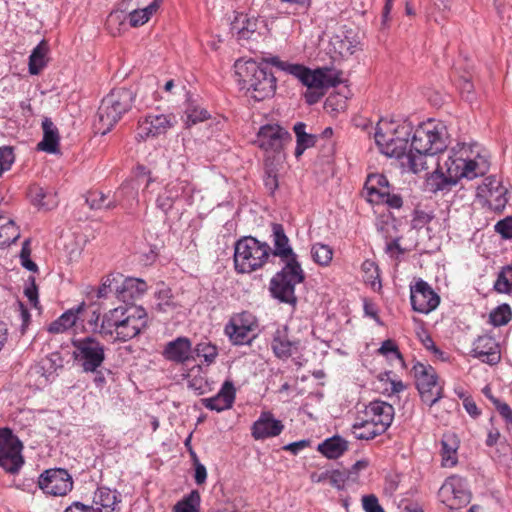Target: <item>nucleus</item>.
Masks as SVG:
<instances>
[{"label":"nucleus","mask_w":512,"mask_h":512,"mask_svg":"<svg viewBox=\"0 0 512 512\" xmlns=\"http://www.w3.org/2000/svg\"><path fill=\"white\" fill-rule=\"evenodd\" d=\"M268 58H262L260 62L254 59L246 61L237 60L234 64L235 77L241 89L251 93L255 101H263L272 97L277 88V79L267 69Z\"/></svg>","instance_id":"obj_1"},{"label":"nucleus","mask_w":512,"mask_h":512,"mask_svg":"<svg viewBox=\"0 0 512 512\" xmlns=\"http://www.w3.org/2000/svg\"><path fill=\"white\" fill-rule=\"evenodd\" d=\"M487 167H482L475 160H466L456 154L449 156L444 164L438 163L437 168L427 177L429 191L449 192L460 179H474L483 176Z\"/></svg>","instance_id":"obj_2"},{"label":"nucleus","mask_w":512,"mask_h":512,"mask_svg":"<svg viewBox=\"0 0 512 512\" xmlns=\"http://www.w3.org/2000/svg\"><path fill=\"white\" fill-rule=\"evenodd\" d=\"M268 62L279 70L296 77L308 89H328L342 83L343 72L341 70L333 71L329 67L312 70L303 64L282 61L278 56L270 57Z\"/></svg>","instance_id":"obj_3"},{"label":"nucleus","mask_w":512,"mask_h":512,"mask_svg":"<svg viewBox=\"0 0 512 512\" xmlns=\"http://www.w3.org/2000/svg\"><path fill=\"white\" fill-rule=\"evenodd\" d=\"M137 92L125 87L114 88L106 95L98 108L99 130L107 134L133 106Z\"/></svg>","instance_id":"obj_4"},{"label":"nucleus","mask_w":512,"mask_h":512,"mask_svg":"<svg viewBox=\"0 0 512 512\" xmlns=\"http://www.w3.org/2000/svg\"><path fill=\"white\" fill-rule=\"evenodd\" d=\"M413 127L410 123L395 121L378 122L374 134L380 152L388 157L401 159L405 156Z\"/></svg>","instance_id":"obj_5"},{"label":"nucleus","mask_w":512,"mask_h":512,"mask_svg":"<svg viewBox=\"0 0 512 512\" xmlns=\"http://www.w3.org/2000/svg\"><path fill=\"white\" fill-rule=\"evenodd\" d=\"M271 255V247L253 236H243L234 244V268L238 274L261 269Z\"/></svg>","instance_id":"obj_6"},{"label":"nucleus","mask_w":512,"mask_h":512,"mask_svg":"<svg viewBox=\"0 0 512 512\" xmlns=\"http://www.w3.org/2000/svg\"><path fill=\"white\" fill-rule=\"evenodd\" d=\"M304 280L305 272L298 259H291L271 278L269 291L274 299L295 308L298 303L295 286Z\"/></svg>","instance_id":"obj_7"},{"label":"nucleus","mask_w":512,"mask_h":512,"mask_svg":"<svg viewBox=\"0 0 512 512\" xmlns=\"http://www.w3.org/2000/svg\"><path fill=\"white\" fill-rule=\"evenodd\" d=\"M72 359L85 373H97L106 359V345L95 334L73 337Z\"/></svg>","instance_id":"obj_8"},{"label":"nucleus","mask_w":512,"mask_h":512,"mask_svg":"<svg viewBox=\"0 0 512 512\" xmlns=\"http://www.w3.org/2000/svg\"><path fill=\"white\" fill-rule=\"evenodd\" d=\"M411 372L422 402L432 407L443 397V387L438 383L435 369L429 364L416 362Z\"/></svg>","instance_id":"obj_9"},{"label":"nucleus","mask_w":512,"mask_h":512,"mask_svg":"<svg viewBox=\"0 0 512 512\" xmlns=\"http://www.w3.org/2000/svg\"><path fill=\"white\" fill-rule=\"evenodd\" d=\"M24 446L10 428L0 429V468L11 475L17 474L24 465Z\"/></svg>","instance_id":"obj_10"},{"label":"nucleus","mask_w":512,"mask_h":512,"mask_svg":"<svg viewBox=\"0 0 512 512\" xmlns=\"http://www.w3.org/2000/svg\"><path fill=\"white\" fill-rule=\"evenodd\" d=\"M257 326L255 316L248 311H242L230 317L225 324L224 334L228 337L232 345H250L255 338V335H251V333L254 332Z\"/></svg>","instance_id":"obj_11"},{"label":"nucleus","mask_w":512,"mask_h":512,"mask_svg":"<svg viewBox=\"0 0 512 512\" xmlns=\"http://www.w3.org/2000/svg\"><path fill=\"white\" fill-rule=\"evenodd\" d=\"M194 191L195 187L189 180L176 179L169 182L163 192L158 195L156 206L167 215L178 200H184L190 205Z\"/></svg>","instance_id":"obj_12"},{"label":"nucleus","mask_w":512,"mask_h":512,"mask_svg":"<svg viewBox=\"0 0 512 512\" xmlns=\"http://www.w3.org/2000/svg\"><path fill=\"white\" fill-rule=\"evenodd\" d=\"M291 140V134L284 127L265 124L259 128L253 143L265 152L280 153Z\"/></svg>","instance_id":"obj_13"},{"label":"nucleus","mask_w":512,"mask_h":512,"mask_svg":"<svg viewBox=\"0 0 512 512\" xmlns=\"http://www.w3.org/2000/svg\"><path fill=\"white\" fill-rule=\"evenodd\" d=\"M411 146L409 151L422 154H431V156L442 152L445 149V143L442 140L441 133L436 129L430 130L419 126L413 132Z\"/></svg>","instance_id":"obj_14"},{"label":"nucleus","mask_w":512,"mask_h":512,"mask_svg":"<svg viewBox=\"0 0 512 512\" xmlns=\"http://www.w3.org/2000/svg\"><path fill=\"white\" fill-rule=\"evenodd\" d=\"M410 301L414 311L428 314L438 307L440 297L426 281L419 279L410 287Z\"/></svg>","instance_id":"obj_15"},{"label":"nucleus","mask_w":512,"mask_h":512,"mask_svg":"<svg viewBox=\"0 0 512 512\" xmlns=\"http://www.w3.org/2000/svg\"><path fill=\"white\" fill-rule=\"evenodd\" d=\"M175 116L173 114H149L138 121L137 141L146 140L149 137H157L165 134L173 127Z\"/></svg>","instance_id":"obj_16"},{"label":"nucleus","mask_w":512,"mask_h":512,"mask_svg":"<svg viewBox=\"0 0 512 512\" xmlns=\"http://www.w3.org/2000/svg\"><path fill=\"white\" fill-rule=\"evenodd\" d=\"M148 326V315L144 308L133 307V310L123 318V322L116 331L115 340L129 341L138 336Z\"/></svg>","instance_id":"obj_17"},{"label":"nucleus","mask_w":512,"mask_h":512,"mask_svg":"<svg viewBox=\"0 0 512 512\" xmlns=\"http://www.w3.org/2000/svg\"><path fill=\"white\" fill-rule=\"evenodd\" d=\"M270 346L275 357L286 360L300 351L301 340L291 335L289 327L283 325L273 333Z\"/></svg>","instance_id":"obj_18"},{"label":"nucleus","mask_w":512,"mask_h":512,"mask_svg":"<svg viewBox=\"0 0 512 512\" xmlns=\"http://www.w3.org/2000/svg\"><path fill=\"white\" fill-rule=\"evenodd\" d=\"M478 194L489 198V207L495 213H502L508 203V189L494 175L484 179L481 186L478 187Z\"/></svg>","instance_id":"obj_19"},{"label":"nucleus","mask_w":512,"mask_h":512,"mask_svg":"<svg viewBox=\"0 0 512 512\" xmlns=\"http://www.w3.org/2000/svg\"><path fill=\"white\" fill-rule=\"evenodd\" d=\"M472 494L463 482H443L438 490L439 500L449 509H460L468 505Z\"/></svg>","instance_id":"obj_20"},{"label":"nucleus","mask_w":512,"mask_h":512,"mask_svg":"<svg viewBox=\"0 0 512 512\" xmlns=\"http://www.w3.org/2000/svg\"><path fill=\"white\" fill-rule=\"evenodd\" d=\"M365 419L382 434L390 427L394 418V407L381 400L370 402L364 410Z\"/></svg>","instance_id":"obj_21"},{"label":"nucleus","mask_w":512,"mask_h":512,"mask_svg":"<svg viewBox=\"0 0 512 512\" xmlns=\"http://www.w3.org/2000/svg\"><path fill=\"white\" fill-rule=\"evenodd\" d=\"M472 356L491 366L501 361V349L494 337L484 334L473 343Z\"/></svg>","instance_id":"obj_22"},{"label":"nucleus","mask_w":512,"mask_h":512,"mask_svg":"<svg viewBox=\"0 0 512 512\" xmlns=\"http://www.w3.org/2000/svg\"><path fill=\"white\" fill-rule=\"evenodd\" d=\"M162 355L168 361L184 364L194 359L192 342L188 337L179 336L165 345Z\"/></svg>","instance_id":"obj_23"},{"label":"nucleus","mask_w":512,"mask_h":512,"mask_svg":"<svg viewBox=\"0 0 512 512\" xmlns=\"http://www.w3.org/2000/svg\"><path fill=\"white\" fill-rule=\"evenodd\" d=\"M283 429V423L275 419L271 412H262L251 427V435L256 440L266 439L280 435Z\"/></svg>","instance_id":"obj_24"},{"label":"nucleus","mask_w":512,"mask_h":512,"mask_svg":"<svg viewBox=\"0 0 512 512\" xmlns=\"http://www.w3.org/2000/svg\"><path fill=\"white\" fill-rule=\"evenodd\" d=\"M120 494L107 487H99L95 492L92 505H88L91 512H119Z\"/></svg>","instance_id":"obj_25"},{"label":"nucleus","mask_w":512,"mask_h":512,"mask_svg":"<svg viewBox=\"0 0 512 512\" xmlns=\"http://www.w3.org/2000/svg\"><path fill=\"white\" fill-rule=\"evenodd\" d=\"M271 232L273 242L271 254L275 257H280L285 261V263L291 259H297V255L290 245L289 238L285 233L283 225L280 223H271Z\"/></svg>","instance_id":"obj_26"},{"label":"nucleus","mask_w":512,"mask_h":512,"mask_svg":"<svg viewBox=\"0 0 512 512\" xmlns=\"http://www.w3.org/2000/svg\"><path fill=\"white\" fill-rule=\"evenodd\" d=\"M236 389L230 380H226L220 391L213 397L201 399V403L209 410L217 412L230 409L235 401Z\"/></svg>","instance_id":"obj_27"},{"label":"nucleus","mask_w":512,"mask_h":512,"mask_svg":"<svg viewBox=\"0 0 512 512\" xmlns=\"http://www.w3.org/2000/svg\"><path fill=\"white\" fill-rule=\"evenodd\" d=\"M147 288L144 280L128 277L115 286V294L120 301L133 305L134 301L147 291Z\"/></svg>","instance_id":"obj_28"},{"label":"nucleus","mask_w":512,"mask_h":512,"mask_svg":"<svg viewBox=\"0 0 512 512\" xmlns=\"http://www.w3.org/2000/svg\"><path fill=\"white\" fill-rule=\"evenodd\" d=\"M364 190L370 203L382 204L383 197L387 196V192L391 190V185L385 175L371 173L365 181Z\"/></svg>","instance_id":"obj_29"},{"label":"nucleus","mask_w":512,"mask_h":512,"mask_svg":"<svg viewBox=\"0 0 512 512\" xmlns=\"http://www.w3.org/2000/svg\"><path fill=\"white\" fill-rule=\"evenodd\" d=\"M259 21L256 17H249L246 14H239L231 23V30L237 34L238 40L254 39L258 33Z\"/></svg>","instance_id":"obj_30"},{"label":"nucleus","mask_w":512,"mask_h":512,"mask_svg":"<svg viewBox=\"0 0 512 512\" xmlns=\"http://www.w3.org/2000/svg\"><path fill=\"white\" fill-rule=\"evenodd\" d=\"M43 139L38 143L37 148L47 153H57L59 151L60 135L58 128L49 117L42 120Z\"/></svg>","instance_id":"obj_31"},{"label":"nucleus","mask_w":512,"mask_h":512,"mask_svg":"<svg viewBox=\"0 0 512 512\" xmlns=\"http://www.w3.org/2000/svg\"><path fill=\"white\" fill-rule=\"evenodd\" d=\"M441 456L444 466H453L457 463V450L459 448V438L453 432L444 433L441 438Z\"/></svg>","instance_id":"obj_32"},{"label":"nucleus","mask_w":512,"mask_h":512,"mask_svg":"<svg viewBox=\"0 0 512 512\" xmlns=\"http://www.w3.org/2000/svg\"><path fill=\"white\" fill-rule=\"evenodd\" d=\"M133 310V307L126 308L123 306H119L115 309L110 310L108 313L104 314L100 333L105 335H112L113 331H117L123 322V318L126 317L128 313Z\"/></svg>","instance_id":"obj_33"},{"label":"nucleus","mask_w":512,"mask_h":512,"mask_svg":"<svg viewBox=\"0 0 512 512\" xmlns=\"http://www.w3.org/2000/svg\"><path fill=\"white\" fill-rule=\"evenodd\" d=\"M85 308V302L80 303L77 307L65 311L60 317L54 320L48 328L50 333H62L73 327L78 319V314Z\"/></svg>","instance_id":"obj_34"},{"label":"nucleus","mask_w":512,"mask_h":512,"mask_svg":"<svg viewBox=\"0 0 512 512\" xmlns=\"http://www.w3.org/2000/svg\"><path fill=\"white\" fill-rule=\"evenodd\" d=\"M307 125L304 122H297L293 126L296 136L295 157L299 158L306 149L314 147L318 142V135L307 133Z\"/></svg>","instance_id":"obj_35"},{"label":"nucleus","mask_w":512,"mask_h":512,"mask_svg":"<svg viewBox=\"0 0 512 512\" xmlns=\"http://www.w3.org/2000/svg\"><path fill=\"white\" fill-rule=\"evenodd\" d=\"M318 451L329 459H337L348 450V442L339 435L325 439L318 445Z\"/></svg>","instance_id":"obj_36"},{"label":"nucleus","mask_w":512,"mask_h":512,"mask_svg":"<svg viewBox=\"0 0 512 512\" xmlns=\"http://www.w3.org/2000/svg\"><path fill=\"white\" fill-rule=\"evenodd\" d=\"M369 467V461L366 459L357 461L349 470H332L327 472L325 476H320L318 480H356L363 476L361 471L367 470Z\"/></svg>","instance_id":"obj_37"},{"label":"nucleus","mask_w":512,"mask_h":512,"mask_svg":"<svg viewBox=\"0 0 512 512\" xmlns=\"http://www.w3.org/2000/svg\"><path fill=\"white\" fill-rule=\"evenodd\" d=\"M49 52L48 42L43 39L32 50L29 56L28 69L31 75H38L48 63L47 54Z\"/></svg>","instance_id":"obj_38"},{"label":"nucleus","mask_w":512,"mask_h":512,"mask_svg":"<svg viewBox=\"0 0 512 512\" xmlns=\"http://www.w3.org/2000/svg\"><path fill=\"white\" fill-rule=\"evenodd\" d=\"M86 203L90 209L99 210L106 209L111 210L117 207L116 200L113 197L112 200L107 201V196L98 190L89 191L86 195Z\"/></svg>","instance_id":"obj_39"},{"label":"nucleus","mask_w":512,"mask_h":512,"mask_svg":"<svg viewBox=\"0 0 512 512\" xmlns=\"http://www.w3.org/2000/svg\"><path fill=\"white\" fill-rule=\"evenodd\" d=\"M430 154H422L414 151H408L407 154L403 157L405 161L401 162L403 167H407L409 171L417 174L421 171L426 170L428 167L426 165V157Z\"/></svg>","instance_id":"obj_40"},{"label":"nucleus","mask_w":512,"mask_h":512,"mask_svg":"<svg viewBox=\"0 0 512 512\" xmlns=\"http://www.w3.org/2000/svg\"><path fill=\"white\" fill-rule=\"evenodd\" d=\"M74 482H37L44 494L58 497L65 496L73 489Z\"/></svg>","instance_id":"obj_41"},{"label":"nucleus","mask_w":512,"mask_h":512,"mask_svg":"<svg viewBox=\"0 0 512 512\" xmlns=\"http://www.w3.org/2000/svg\"><path fill=\"white\" fill-rule=\"evenodd\" d=\"M494 290L501 294L512 295V265L502 267L494 283Z\"/></svg>","instance_id":"obj_42"},{"label":"nucleus","mask_w":512,"mask_h":512,"mask_svg":"<svg viewBox=\"0 0 512 512\" xmlns=\"http://www.w3.org/2000/svg\"><path fill=\"white\" fill-rule=\"evenodd\" d=\"M352 432L355 438L359 440H371L382 434L375 427H372L371 422H368L365 418L353 424Z\"/></svg>","instance_id":"obj_43"},{"label":"nucleus","mask_w":512,"mask_h":512,"mask_svg":"<svg viewBox=\"0 0 512 512\" xmlns=\"http://www.w3.org/2000/svg\"><path fill=\"white\" fill-rule=\"evenodd\" d=\"M198 357H202L207 365L215 362L218 356V347L210 341H201L196 344L194 349L192 348Z\"/></svg>","instance_id":"obj_44"},{"label":"nucleus","mask_w":512,"mask_h":512,"mask_svg":"<svg viewBox=\"0 0 512 512\" xmlns=\"http://www.w3.org/2000/svg\"><path fill=\"white\" fill-rule=\"evenodd\" d=\"M200 495L197 490H192L183 497L173 508V512H199Z\"/></svg>","instance_id":"obj_45"},{"label":"nucleus","mask_w":512,"mask_h":512,"mask_svg":"<svg viewBox=\"0 0 512 512\" xmlns=\"http://www.w3.org/2000/svg\"><path fill=\"white\" fill-rule=\"evenodd\" d=\"M311 254L313 260L321 265L326 266L328 265L333 256V250L329 245H325L322 243H316L311 248Z\"/></svg>","instance_id":"obj_46"},{"label":"nucleus","mask_w":512,"mask_h":512,"mask_svg":"<svg viewBox=\"0 0 512 512\" xmlns=\"http://www.w3.org/2000/svg\"><path fill=\"white\" fill-rule=\"evenodd\" d=\"M20 237L17 227L13 221L0 225V247H7L15 243Z\"/></svg>","instance_id":"obj_47"},{"label":"nucleus","mask_w":512,"mask_h":512,"mask_svg":"<svg viewBox=\"0 0 512 512\" xmlns=\"http://www.w3.org/2000/svg\"><path fill=\"white\" fill-rule=\"evenodd\" d=\"M512 318V311L508 304L504 303L491 311L489 315L490 322L495 326L506 325Z\"/></svg>","instance_id":"obj_48"},{"label":"nucleus","mask_w":512,"mask_h":512,"mask_svg":"<svg viewBox=\"0 0 512 512\" xmlns=\"http://www.w3.org/2000/svg\"><path fill=\"white\" fill-rule=\"evenodd\" d=\"M127 15L123 11H112L106 19V28L111 35L117 36L121 33V26L125 24Z\"/></svg>","instance_id":"obj_49"},{"label":"nucleus","mask_w":512,"mask_h":512,"mask_svg":"<svg viewBox=\"0 0 512 512\" xmlns=\"http://www.w3.org/2000/svg\"><path fill=\"white\" fill-rule=\"evenodd\" d=\"M263 181L265 188L269 191V194L274 195L275 191L278 189L279 182L277 170L273 166V163L269 162L268 159L265 160V175Z\"/></svg>","instance_id":"obj_50"},{"label":"nucleus","mask_w":512,"mask_h":512,"mask_svg":"<svg viewBox=\"0 0 512 512\" xmlns=\"http://www.w3.org/2000/svg\"><path fill=\"white\" fill-rule=\"evenodd\" d=\"M121 278V274H117L116 276L113 274H109L106 277L102 278L101 285L98 287L97 290V297L106 298L109 292H115V286L120 284Z\"/></svg>","instance_id":"obj_51"},{"label":"nucleus","mask_w":512,"mask_h":512,"mask_svg":"<svg viewBox=\"0 0 512 512\" xmlns=\"http://www.w3.org/2000/svg\"><path fill=\"white\" fill-rule=\"evenodd\" d=\"M138 194V187L135 185V181H126L124 182L118 190L114 193V198L116 200V204H121L124 201L125 197H130L135 199Z\"/></svg>","instance_id":"obj_52"},{"label":"nucleus","mask_w":512,"mask_h":512,"mask_svg":"<svg viewBox=\"0 0 512 512\" xmlns=\"http://www.w3.org/2000/svg\"><path fill=\"white\" fill-rule=\"evenodd\" d=\"M187 125H194L202 122L210 117L206 109L200 108L193 103H190L186 108Z\"/></svg>","instance_id":"obj_53"},{"label":"nucleus","mask_w":512,"mask_h":512,"mask_svg":"<svg viewBox=\"0 0 512 512\" xmlns=\"http://www.w3.org/2000/svg\"><path fill=\"white\" fill-rule=\"evenodd\" d=\"M362 271L365 274V281L370 283L372 286H375L376 281H378L379 286H381L379 269L377 264L372 260H365L361 265Z\"/></svg>","instance_id":"obj_54"},{"label":"nucleus","mask_w":512,"mask_h":512,"mask_svg":"<svg viewBox=\"0 0 512 512\" xmlns=\"http://www.w3.org/2000/svg\"><path fill=\"white\" fill-rule=\"evenodd\" d=\"M28 196L34 206L38 208L50 209V204L44 201L46 198V193L42 187L37 185L30 186L28 190Z\"/></svg>","instance_id":"obj_55"},{"label":"nucleus","mask_w":512,"mask_h":512,"mask_svg":"<svg viewBox=\"0 0 512 512\" xmlns=\"http://www.w3.org/2000/svg\"><path fill=\"white\" fill-rule=\"evenodd\" d=\"M378 353L386 357L392 355L394 358L398 359L402 363V365L405 364L403 355L400 352L398 345L392 339H387L383 341L380 348L378 349Z\"/></svg>","instance_id":"obj_56"},{"label":"nucleus","mask_w":512,"mask_h":512,"mask_svg":"<svg viewBox=\"0 0 512 512\" xmlns=\"http://www.w3.org/2000/svg\"><path fill=\"white\" fill-rule=\"evenodd\" d=\"M434 218V215L431 213H427L420 209H415L413 211L412 220H411V228L420 230L429 224Z\"/></svg>","instance_id":"obj_57"},{"label":"nucleus","mask_w":512,"mask_h":512,"mask_svg":"<svg viewBox=\"0 0 512 512\" xmlns=\"http://www.w3.org/2000/svg\"><path fill=\"white\" fill-rule=\"evenodd\" d=\"M37 480H73L64 468H50L43 471Z\"/></svg>","instance_id":"obj_58"},{"label":"nucleus","mask_w":512,"mask_h":512,"mask_svg":"<svg viewBox=\"0 0 512 512\" xmlns=\"http://www.w3.org/2000/svg\"><path fill=\"white\" fill-rule=\"evenodd\" d=\"M24 295L29 300L30 304L37 308L39 304L38 299V286L34 276H29L25 283Z\"/></svg>","instance_id":"obj_59"},{"label":"nucleus","mask_w":512,"mask_h":512,"mask_svg":"<svg viewBox=\"0 0 512 512\" xmlns=\"http://www.w3.org/2000/svg\"><path fill=\"white\" fill-rule=\"evenodd\" d=\"M15 156L13 148L9 146L0 147V171H8L14 163Z\"/></svg>","instance_id":"obj_60"},{"label":"nucleus","mask_w":512,"mask_h":512,"mask_svg":"<svg viewBox=\"0 0 512 512\" xmlns=\"http://www.w3.org/2000/svg\"><path fill=\"white\" fill-rule=\"evenodd\" d=\"M494 228L503 239H512V216L498 221Z\"/></svg>","instance_id":"obj_61"},{"label":"nucleus","mask_w":512,"mask_h":512,"mask_svg":"<svg viewBox=\"0 0 512 512\" xmlns=\"http://www.w3.org/2000/svg\"><path fill=\"white\" fill-rule=\"evenodd\" d=\"M362 507L365 512H385L374 494L362 497Z\"/></svg>","instance_id":"obj_62"},{"label":"nucleus","mask_w":512,"mask_h":512,"mask_svg":"<svg viewBox=\"0 0 512 512\" xmlns=\"http://www.w3.org/2000/svg\"><path fill=\"white\" fill-rule=\"evenodd\" d=\"M127 17L131 27L142 26L150 20V18L141 9L133 10L127 15Z\"/></svg>","instance_id":"obj_63"},{"label":"nucleus","mask_w":512,"mask_h":512,"mask_svg":"<svg viewBox=\"0 0 512 512\" xmlns=\"http://www.w3.org/2000/svg\"><path fill=\"white\" fill-rule=\"evenodd\" d=\"M494 407L505 420L506 424L508 426H512V409L510 406L507 403L499 400L495 401Z\"/></svg>","instance_id":"obj_64"}]
</instances>
